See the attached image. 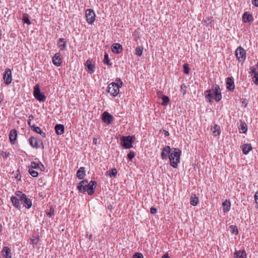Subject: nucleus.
<instances>
[{
	"instance_id": "f257e3e1",
	"label": "nucleus",
	"mask_w": 258,
	"mask_h": 258,
	"mask_svg": "<svg viewBox=\"0 0 258 258\" xmlns=\"http://www.w3.org/2000/svg\"><path fill=\"white\" fill-rule=\"evenodd\" d=\"M97 183L96 181H91L90 182L87 180L81 181L78 186V188L80 192L87 191L89 195H92L94 192Z\"/></svg>"
},
{
	"instance_id": "f03ea898",
	"label": "nucleus",
	"mask_w": 258,
	"mask_h": 258,
	"mask_svg": "<svg viewBox=\"0 0 258 258\" xmlns=\"http://www.w3.org/2000/svg\"><path fill=\"white\" fill-rule=\"evenodd\" d=\"M181 151L177 148H173L172 152L169 155V159L170 165L174 168L178 166V163L180 162Z\"/></svg>"
},
{
	"instance_id": "7ed1b4c3",
	"label": "nucleus",
	"mask_w": 258,
	"mask_h": 258,
	"mask_svg": "<svg viewBox=\"0 0 258 258\" xmlns=\"http://www.w3.org/2000/svg\"><path fill=\"white\" fill-rule=\"evenodd\" d=\"M135 140L134 136L123 137L121 139V145L123 149H130L133 147L132 144Z\"/></svg>"
},
{
	"instance_id": "20e7f679",
	"label": "nucleus",
	"mask_w": 258,
	"mask_h": 258,
	"mask_svg": "<svg viewBox=\"0 0 258 258\" xmlns=\"http://www.w3.org/2000/svg\"><path fill=\"white\" fill-rule=\"evenodd\" d=\"M34 96L39 101L43 102L46 99V96L41 92L38 85H36L34 88Z\"/></svg>"
},
{
	"instance_id": "39448f33",
	"label": "nucleus",
	"mask_w": 258,
	"mask_h": 258,
	"mask_svg": "<svg viewBox=\"0 0 258 258\" xmlns=\"http://www.w3.org/2000/svg\"><path fill=\"white\" fill-rule=\"evenodd\" d=\"M108 92L113 96H116L119 92L117 83L113 82L109 84L108 86Z\"/></svg>"
},
{
	"instance_id": "423d86ee",
	"label": "nucleus",
	"mask_w": 258,
	"mask_h": 258,
	"mask_svg": "<svg viewBox=\"0 0 258 258\" xmlns=\"http://www.w3.org/2000/svg\"><path fill=\"white\" fill-rule=\"evenodd\" d=\"M29 143L31 146L33 148L37 149L42 147L43 148L42 141L38 138L31 137L29 139Z\"/></svg>"
},
{
	"instance_id": "0eeeda50",
	"label": "nucleus",
	"mask_w": 258,
	"mask_h": 258,
	"mask_svg": "<svg viewBox=\"0 0 258 258\" xmlns=\"http://www.w3.org/2000/svg\"><path fill=\"white\" fill-rule=\"evenodd\" d=\"M86 17L87 22L92 24L95 20V14L92 9H87L86 11Z\"/></svg>"
},
{
	"instance_id": "6e6552de",
	"label": "nucleus",
	"mask_w": 258,
	"mask_h": 258,
	"mask_svg": "<svg viewBox=\"0 0 258 258\" xmlns=\"http://www.w3.org/2000/svg\"><path fill=\"white\" fill-rule=\"evenodd\" d=\"M102 119L104 122L107 124H110L113 121V117L111 114L108 112L105 111L102 114Z\"/></svg>"
},
{
	"instance_id": "1a4fd4ad",
	"label": "nucleus",
	"mask_w": 258,
	"mask_h": 258,
	"mask_svg": "<svg viewBox=\"0 0 258 258\" xmlns=\"http://www.w3.org/2000/svg\"><path fill=\"white\" fill-rule=\"evenodd\" d=\"M4 83L6 85H9L12 82V72L10 69H8L4 75Z\"/></svg>"
},
{
	"instance_id": "9d476101",
	"label": "nucleus",
	"mask_w": 258,
	"mask_h": 258,
	"mask_svg": "<svg viewBox=\"0 0 258 258\" xmlns=\"http://www.w3.org/2000/svg\"><path fill=\"white\" fill-rule=\"evenodd\" d=\"M235 55L238 59L240 58L245 59L246 57V51L243 48L239 46L235 51Z\"/></svg>"
},
{
	"instance_id": "9b49d317",
	"label": "nucleus",
	"mask_w": 258,
	"mask_h": 258,
	"mask_svg": "<svg viewBox=\"0 0 258 258\" xmlns=\"http://www.w3.org/2000/svg\"><path fill=\"white\" fill-rule=\"evenodd\" d=\"M213 92L215 95V99L216 101H219L222 98L221 90L220 87L218 85H215L214 89H213Z\"/></svg>"
},
{
	"instance_id": "f8f14e48",
	"label": "nucleus",
	"mask_w": 258,
	"mask_h": 258,
	"mask_svg": "<svg viewBox=\"0 0 258 258\" xmlns=\"http://www.w3.org/2000/svg\"><path fill=\"white\" fill-rule=\"evenodd\" d=\"M21 200L23 201V204L24 206L27 208L29 209L32 206V202L29 199H28L26 195L24 194H22L21 196Z\"/></svg>"
},
{
	"instance_id": "ddd939ff",
	"label": "nucleus",
	"mask_w": 258,
	"mask_h": 258,
	"mask_svg": "<svg viewBox=\"0 0 258 258\" xmlns=\"http://www.w3.org/2000/svg\"><path fill=\"white\" fill-rule=\"evenodd\" d=\"M171 152V148L170 146H165L162 150L161 156L163 159H167L168 156H169V154Z\"/></svg>"
},
{
	"instance_id": "4468645a",
	"label": "nucleus",
	"mask_w": 258,
	"mask_h": 258,
	"mask_svg": "<svg viewBox=\"0 0 258 258\" xmlns=\"http://www.w3.org/2000/svg\"><path fill=\"white\" fill-rule=\"evenodd\" d=\"M60 56V55L59 53H56L54 54L52 58L53 63L57 67H59L61 65V59Z\"/></svg>"
},
{
	"instance_id": "2eb2a0df",
	"label": "nucleus",
	"mask_w": 258,
	"mask_h": 258,
	"mask_svg": "<svg viewBox=\"0 0 258 258\" xmlns=\"http://www.w3.org/2000/svg\"><path fill=\"white\" fill-rule=\"evenodd\" d=\"M17 137V131L15 130H11L9 135V139L12 144H14L15 143Z\"/></svg>"
},
{
	"instance_id": "dca6fc26",
	"label": "nucleus",
	"mask_w": 258,
	"mask_h": 258,
	"mask_svg": "<svg viewBox=\"0 0 258 258\" xmlns=\"http://www.w3.org/2000/svg\"><path fill=\"white\" fill-rule=\"evenodd\" d=\"M157 94H158V96L159 97H161V98L162 99V100L163 101L161 103V104L163 106L167 105L169 102V99L168 97H167V96L162 95V93L160 92H158Z\"/></svg>"
},
{
	"instance_id": "f3484780",
	"label": "nucleus",
	"mask_w": 258,
	"mask_h": 258,
	"mask_svg": "<svg viewBox=\"0 0 258 258\" xmlns=\"http://www.w3.org/2000/svg\"><path fill=\"white\" fill-rule=\"evenodd\" d=\"M111 49L114 53H119L122 51V47L121 44L115 43L112 45Z\"/></svg>"
},
{
	"instance_id": "a211bd4d",
	"label": "nucleus",
	"mask_w": 258,
	"mask_h": 258,
	"mask_svg": "<svg viewBox=\"0 0 258 258\" xmlns=\"http://www.w3.org/2000/svg\"><path fill=\"white\" fill-rule=\"evenodd\" d=\"M211 131L214 136H218L220 135L221 133L220 127L217 124H215L213 127H212Z\"/></svg>"
},
{
	"instance_id": "6ab92c4d",
	"label": "nucleus",
	"mask_w": 258,
	"mask_h": 258,
	"mask_svg": "<svg viewBox=\"0 0 258 258\" xmlns=\"http://www.w3.org/2000/svg\"><path fill=\"white\" fill-rule=\"evenodd\" d=\"M235 258H246V253L244 250L236 251L234 253Z\"/></svg>"
},
{
	"instance_id": "aec40b11",
	"label": "nucleus",
	"mask_w": 258,
	"mask_h": 258,
	"mask_svg": "<svg viewBox=\"0 0 258 258\" xmlns=\"http://www.w3.org/2000/svg\"><path fill=\"white\" fill-rule=\"evenodd\" d=\"M2 254L6 258H11L12 254L11 253V250L8 247L5 246L3 248L2 250Z\"/></svg>"
},
{
	"instance_id": "412c9836",
	"label": "nucleus",
	"mask_w": 258,
	"mask_h": 258,
	"mask_svg": "<svg viewBox=\"0 0 258 258\" xmlns=\"http://www.w3.org/2000/svg\"><path fill=\"white\" fill-rule=\"evenodd\" d=\"M242 152L244 154H247L252 149L251 144H245L242 146Z\"/></svg>"
},
{
	"instance_id": "4be33fe9",
	"label": "nucleus",
	"mask_w": 258,
	"mask_h": 258,
	"mask_svg": "<svg viewBox=\"0 0 258 258\" xmlns=\"http://www.w3.org/2000/svg\"><path fill=\"white\" fill-rule=\"evenodd\" d=\"M227 88L230 90H233L234 89V84L233 80L232 78H228L226 81Z\"/></svg>"
},
{
	"instance_id": "5701e85b",
	"label": "nucleus",
	"mask_w": 258,
	"mask_h": 258,
	"mask_svg": "<svg viewBox=\"0 0 258 258\" xmlns=\"http://www.w3.org/2000/svg\"><path fill=\"white\" fill-rule=\"evenodd\" d=\"M55 130L58 135H61L64 133V126L61 124H57L55 126Z\"/></svg>"
},
{
	"instance_id": "b1692460",
	"label": "nucleus",
	"mask_w": 258,
	"mask_h": 258,
	"mask_svg": "<svg viewBox=\"0 0 258 258\" xmlns=\"http://www.w3.org/2000/svg\"><path fill=\"white\" fill-rule=\"evenodd\" d=\"M31 129L35 132L40 134L43 138L46 137V134L41 131V128L38 126H35L34 125L31 126Z\"/></svg>"
},
{
	"instance_id": "393cba45",
	"label": "nucleus",
	"mask_w": 258,
	"mask_h": 258,
	"mask_svg": "<svg viewBox=\"0 0 258 258\" xmlns=\"http://www.w3.org/2000/svg\"><path fill=\"white\" fill-rule=\"evenodd\" d=\"M85 170L84 167H81L77 171V176L80 179H83L85 175Z\"/></svg>"
},
{
	"instance_id": "a878e982",
	"label": "nucleus",
	"mask_w": 258,
	"mask_h": 258,
	"mask_svg": "<svg viewBox=\"0 0 258 258\" xmlns=\"http://www.w3.org/2000/svg\"><path fill=\"white\" fill-rule=\"evenodd\" d=\"M252 16L247 12H245L243 15L242 19L244 23L249 22L251 21Z\"/></svg>"
},
{
	"instance_id": "bb28decb",
	"label": "nucleus",
	"mask_w": 258,
	"mask_h": 258,
	"mask_svg": "<svg viewBox=\"0 0 258 258\" xmlns=\"http://www.w3.org/2000/svg\"><path fill=\"white\" fill-rule=\"evenodd\" d=\"M11 201L13 204V205L16 207L17 208L20 209L21 208V206L19 204V199L15 197H11Z\"/></svg>"
},
{
	"instance_id": "cd10ccee",
	"label": "nucleus",
	"mask_w": 258,
	"mask_h": 258,
	"mask_svg": "<svg viewBox=\"0 0 258 258\" xmlns=\"http://www.w3.org/2000/svg\"><path fill=\"white\" fill-rule=\"evenodd\" d=\"M58 47L61 50H64L66 47V42L63 38H59L58 42Z\"/></svg>"
},
{
	"instance_id": "c85d7f7f",
	"label": "nucleus",
	"mask_w": 258,
	"mask_h": 258,
	"mask_svg": "<svg viewBox=\"0 0 258 258\" xmlns=\"http://www.w3.org/2000/svg\"><path fill=\"white\" fill-rule=\"evenodd\" d=\"M86 66L87 67L88 69L90 71V73L92 74L94 72V66L92 64L90 60H87L86 62Z\"/></svg>"
},
{
	"instance_id": "c756f323",
	"label": "nucleus",
	"mask_w": 258,
	"mask_h": 258,
	"mask_svg": "<svg viewBox=\"0 0 258 258\" xmlns=\"http://www.w3.org/2000/svg\"><path fill=\"white\" fill-rule=\"evenodd\" d=\"M223 211L224 212L229 211L230 209V203L229 201L226 200L223 203Z\"/></svg>"
},
{
	"instance_id": "7c9ffc66",
	"label": "nucleus",
	"mask_w": 258,
	"mask_h": 258,
	"mask_svg": "<svg viewBox=\"0 0 258 258\" xmlns=\"http://www.w3.org/2000/svg\"><path fill=\"white\" fill-rule=\"evenodd\" d=\"M117 171L116 168H112L110 171H107L106 173V175H108L110 177H115L117 175Z\"/></svg>"
},
{
	"instance_id": "2f4dec72",
	"label": "nucleus",
	"mask_w": 258,
	"mask_h": 258,
	"mask_svg": "<svg viewBox=\"0 0 258 258\" xmlns=\"http://www.w3.org/2000/svg\"><path fill=\"white\" fill-rule=\"evenodd\" d=\"M211 90H208L205 91L204 94L205 95V97L209 99V102L212 104L213 103V100L212 99V93H211Z\"/></svg>"
},
{
	"instance_id": "473e14b6",
	"label": "nucleus",
	"mask_w": 258,
	"mask_h": 258,
	"mask_svg": "<svg viewBox=\"0 0 258 258\" xmlns=\"http://www.w3.org/2000/svg\"><path fill=\"white\" fill-rule=\"evenodd\" d=\"M229 228L232 234L236 235L238 234V230L237 226L235 225H231L229 226Z\"/></svg>"
},
{
	"instance_id": "72a5a7b5",
	"label": "nucleus",
	"mask_w": 258,
	"mask_h": 258,
	"mask_svg": "<svg viewBox=\"0 0 258 258\" xmlns=\"http://www.w3.org/2000/svg\"><path fill=\"white\" fill-rule=\"evenodd\" d=\"M198 202H199L198 198L196 195H194V197H192L191 198L190 203L192 206H197L198 204Z\"/></svg>"
},
{
	"instance_id": "f704fd0d",
	"label": "nucleus",
	"mask_w": 258,
	"mask_h": 258,
	"mask_svg": "<svg viewBox=\"0 0 258 258\" xmlns=\"http://www.w3.org/2000/svg\"><path fill=\"white\" fill-rule=\"evenodd\" d=\"M34 169L29 168V172L31 175L34 177L38 176V173L37 171L34 170Z\"/></svg>"
},
{
	"instance_id": "c9c22d12",
	"label": "nucleus",
	"mask_w": 258,
	"mask_h": 258,
	"mask_svg": "<svg viewBox=\"0 0 258 258\" xmlns=\"http://www.w3.org/2000/svg\"><path fill=\"white\" fill-rule=\"evenodd\" d=\"M23 20L24 23H26L27 24H28L29 25L31 24V22L29 20L28 15L26 14H25L23 15Z\"/></svg>"
},
{
	"instance_id": "e433bc0d",
	"label": "nucleus",
	"mask_w": 258,
	"mask_h": 258,
	"mask_svg": "<svg viewBox=\"0 0 258 258\" xmlns=\"http://www.w3.org/2000/svg\"><path fill=\"white\" fill-rule=\"evenodd\" d=\"M240 130H241L243 133H245L247 132V125L245 122L241 123Z\"/></svg>"
},
{
	"instance_id": "4c0bfd02",
	"label": "nucleus",
	"mask_w": 258,
	"mask_h": 258,
	"mask_svg": "<svg viewBox=\"0 0 258 258\" xmlns=\"http://www.w3.org/2000/svg\"><path fill=\"white\" fill-rule=\"evenodd\" d=\"M40 162L36 163L35 162H32L31 165L29 166V168L38 169L39 166Z\"/></svg>"
},
{
	"instance_id": "58836bf2",
	"label": "nucleus",
	"mask_w": 258,
	"mask_h": 258,
	"mask_svg": "<svg viewBox=\"0 0 258 258\" xmlns=\"http://www.w3.org/2000/svg\"><path fill=\"white\" fill-rule=\"evenodd\" d=\"M143 47L139 46L136 48V54L138 56H141L143 53Z\"/></svg>"
},
{
	"instance_id": "ea45409f",
	"label": "nucleus",
	"mask_w": 258,
	"mask_h": 258,
	"mask_svg": "<svg viewBox=\"0 0 258 258\" xmlns=\"http://www.w3.org/2000/svg\"><path fill=\"white\" fill-rule=\"evenodd\" d=\"M31 241L32 244L36 245L39 241V237H35L33 236L31 238Z\"/></svg>"
},
{
	"instance_id": "a19ab883",
	"label": "nucleus",
	"mask_w": 258,
	"mask_h": 258,
	"mask_svg": "<svg viewBox=\"0 0 258 258\" xmlns=\"http://www.w3.org/2000/svg\"><path fill=\"white\" fill-rule=\"evenodd\" d=\"M212 21V18H208L206 20L204 21V24L207 27H208L211 24Z\"/></svg>"
},
{
	"instance_id": "79ce46f5",
	"label": "nucleus",
	"mask_w": 258,
	"mask_h": 258,
	"mask_svg": "<svg viewBox=\"0 0 258 258\" xmlns=\"http://www.w3.org/2000/svg\"><path fill=\"white\" fill-rule=\"evenodd\" d=\"M184 73L186 74H188L189 72V68L187 63L183 64Z\"/></svg>"
},
{
	"instance_id": "37998d69",
	"label": "nucleus",
	"mask_w": 258,
	"mask_h": 258,
	"mask_svg": "<svg viewBox=\"0 0 258 258\" xmlns=\"http://www.w3.org/2000/svg\"><path fill=\"white\" fill-rule=\"evenodd\" d=\"M135 153L133 151H130L127 154V157L130 161H132L133 158L135 157Z\"/></svg>"
},
{
	"instance_id": "c03bdc74",
	"label": "nucleus",
	"mask_w": 258,
	"mask_h": 258,
	"mask_svg": "<svg viewBox=\"0 0 258 258\" xmlns=\"http://www.w3.org/2000/svg\"><path fill=\"white\" fill-rule=\"evenodd\" d=\"M132 258H144V256L142 253L139 252H136L133 255Z\"/></svg>"
},
{
	"instance_id": "a18cd8bd",
	"label": "nucleus",
	"mask_w": 258,
	"mask_h": 258,
	"mask_svg": "<svg viewBox=\"0 0 258 258\" xmlns=\"http://www.w3.org/2000/svg\"><path fill=\"white\" fill-rule=\"evenodd\" d=\"M252 78L253 79H255V80H253L254 83L255 85H258V73L254 74Z\"/></svg>"
},
{
	"instance_id": "49530a36",
	"label": "nucleus",
	"mask_w": 258,
	"mask_h": 258,
	"mask_svg": "<svg viewBox=\"0 0 258 258\" xmlns=\"http://www.w3.org/2000/svg\"><path fill=\"white\" fill-rule=\"evenodd\" d=\"M109 57L107 54H105L104 55V58L103 60V62L104 63H106L107 64H109Z\"/></svg>"
},
{
	"instance_id": "de8ad7c7",
	"label": "nucleus",
	"mask_w": 258,
	"mask_h": 258,
	"mask_svg": "<svg viewBox=\"0 0 258 258\" xmlns=\"http://www.w3.org/2000/svg\"><path fill=\"white\" fill-rule=\"evenodd\" d=\"M1 155L3 156V158H7L10 155L9 152H7L5 151H3L1 153Z\"/></svg>"
},
{
	"instance_id": "09e8293b",
	"label": "nucleus",
	"mask_w": 258,
	"mask_h": 258,
	"mask_svg": "<svg viewBox=\"0 0 258 258\" xmlns=\"http://www.w3.org/2000/svg\"><path fill=\"white\" fill-rule=\"evenodd\" d=\"M250 70L251 71V75H252V74L254 75L257 73L256 72V69L253 67H250Z\"/></svg>"
},
{
	"instance_id": "8fccbe9b",
	"label": "nucleus",
	"mask_w": 258,
	"mask_h": 258,
	"mask_svg": "<svg viewBox=\"0 0 258 258\" xmlns=\"http://www.w3.org/2000/svg\"><path fill=\"white\" fill-rule=\"evenodd\" d=\"M45 168L44 166L41 162H40L38 169H39L40 171H43L45 170Z\"/></svg>"
},
{
	"instance_id": "3c124183",
	"label": "nucleus",
	"mask_w": 258,
	"mask_h": 258,
	"mask_svg": "<svg viewBox=\"0 0 258 258\" xmlns=\"http://www.w3.org/2000/svg\"><path fill=\"white\" fill-rule=\"evenodd\" d=\"M181 89L183 90V94H185L186 93V87L184 84H182L180 86Z\"/></svg>"
},
{
	"instance_id": "603ef678",
	"label": "nucleus",
	"mask_w": 258,
	"mask_h": 258,
	"mask_svg": "<svg viewBox=\"0 0 258 258\" xmlns=\"http://www.w3.org/2000/svg\"><path fill=\"white\" fill-rule=\"evenodd\" d=\"M157 211V210L156 208H154V207H152L150 209V212H151V213L154 214H155Z\"/></svg>"
},
{
	"instance_id": "864d4df0",
	"label": "nucleus",
	"mask_w": 258,
	"mask_h": 258,
	"mask_svg": "<svg viewBox=\"0 0 258 258\" xmlns=\"http://www.w3.org/2000/svg\"><path fill=\"white\" fill-rule=\"evenodd\" d=\"M53 213H54V210L52 208H51L50 212H48L47 214L48 216L50 217L51 216H52L53 214Z\"/></svg>"
},
{
	"instance_id": "5fc2aeb1",
	"label": "nucleus",
	"mask_w": 258,
	"mask_h": 258,
	"mask_svg": "<svg viewBox=\"0 0 258 258\" xmlns=\"http://www.w3.org/2000/svg\"><path fill=\"white\" fill-rule=\"evenodd\" d=\"M252 3L254 6L258 7V0H252Z\"/></svg>"
},
{
	"instance_id": "6e6d98bb",
	"label": "nucleus",
	"mask_w": 258,
	"mask_h": 258,
	"mask_svg": "<svg viewBox=\"0 0 258 258\" xmlns=\"http://www.w3.org/2000/svg\"><path fill=\"white\" fill-rule=\"evenodd\" d=\"M254 198H255V202L258 205V192H257L255 194V195L254 196Z\"/></svg>"
},
{
	"instance_id": "4d7b16f0",
	"label": "nucleus",
	"mask_w": 258,
	"mask_h": 258,
	"mask_svg": "<svg viewBox=\"0 0 258 258\" xmlns=\"http://www.w3.org/2000/svg\"><path fill=\"white\" fill-rule=\"evenodd\" d=\"M117 84L118 85V89H119L122 86V82L119 80V83H117Z\"/></svg>"
},
{
	"instance_id": "13d9d810",
	"label": "nucleus",
	"mask_w": 258,
	"mask_h": 258,
	"mask_svg": "<svg viewBox=\"0 0 258 258\" xmlns=\"http://www.w3.org/2000/svg\"><path fill=\"white\" fill-rule=\"evenodd\" d=\"M162 258H170L168 253L164 254Z\"/></svg>"
},
{
	"instance_id": "bf43d9fd",
	"label": "nucleus",
	"mask_w": 258,
	"mask_h": 258,
	"mask_svg": "<svg viewBox=\"0 0 258 258\" xmlns=\"http://www.w3.org/2000/svg\"><path fill=\"white\" fill-rule=\"evenodd\" d=\"M34 118V116L32 115H30L29 116V119L28 120H30L31 121L32 120H33Z\"/></svg>"
},
{
	"instance_id": "052dcab7",
	"label": "nucleus",
	"mask_w": 258,
	"mask_h": 258,
	"mask_svg": "<svg viewBox=\"0 0 258 258\" xmlns=\"http://www.w3.org/2000/svg\"><path fill=\"white\" fill-rule=\"evenodd\" d=\"M164 135L166 136H169V133L168 131H164Z\"/></svg>"
},
{
	"instance_id": "680f3d73",
	"label": "nucleus",
	"mask_w": 258,
	"mask_h": 258,
	"mask_svg": "<svg viewBox=\"0 0 258 258\" xmlns=\"http://www.w3.org/2000/svg\"><path fill=\"white\" fill-rule=\"evenodd\" d=\"M93 141V143L94 144L96 145L97 144V139L94 138Z\"/></svg>"
},
{
	"instance_id": "e2e57ef3",
	"label": "nucleus",
	"mask_w": 258,
	"mask_h": 258,
	"mask_svg": "<svg viewBox=\"0 0 258 258\" xmlns=\"http://www.w3.org/2000/svg\"><path fill=\"white\" fill-rule=\"evenodd\" d=\"M23 194L21 192V191H18L17 192V196H20V197L21 198V195H22Z\"/></svg>"
},
{
	"instance_id": "0e129e2a",
	"label": "nucleus",
	"mask_w": 258,
	"mask_h": 258,
	"mask_svg": "<svg viewBox=\"0 0 258 258\" xmlns=\"http://www.w3.org/2000/svg\"><path fill=\"white\" fill-rule=\"evenodd\" d=\"M28 124H29V126H30V127H31V126H32V125H31V121H30V120H28Z\"/></svg>"
},
{
	"instance_id": "69168bd1",
	"label": "nucleus",
	"mask_w": 258,
	"mask_h": 258,
	"mask_svg": "<svg viewBox=\"0 0 258 258\" xmlns=\"http://www.w3.org/2000/svg\"><path fill=\"white\" fill-rule=\"evenodd\" d=\"M108 208H109V209H111V206H109V207H108Z\"/></svg>"
},
{
	"instance_id": "338daca9",
	"label": "nucleus",
	"mask_w": 258,
	"mask_h": 258,
	"mask_svg": "<svg viewBox=\"0 0 258 258\" xmlns=\"http://www.w3.org/2000/svg\"><path fill=\"white\" fill-rule=\"evenodd\" d=\"M256 67H257V68L258 69V63L256 64Z\"/></svg>"
}]
</instances>
